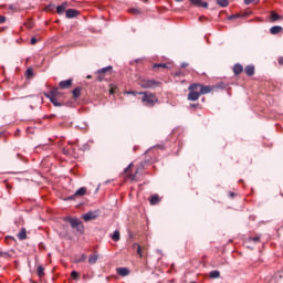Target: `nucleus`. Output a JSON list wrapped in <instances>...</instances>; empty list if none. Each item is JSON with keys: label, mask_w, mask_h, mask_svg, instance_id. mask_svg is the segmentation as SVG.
<instances>
[{"label": "nucleus", "mask_w": 283, "mask_h": 283, "mask_svg": "<svg viewBox=\"0 0 283 283\" xmlns=\"http://www.w3.org/2000/svg\"><path fill=\"white\" fill-rule=\"evenodd\" d=\"M128 12H130V14H143V11H140V9L137 8H132L128 10Z\"/></svg>", "instance_id": "obj_30"}, {"label": "nucleus", "mask_w": 283, "mask_h": 283, "mask_svg": "<svg viewBox=\"0 0 283 283\" xmlns=\"http://www.w3.org/2000/svg\"><path fill=\"white\" fill-rule=\"evenodd\" d=\"M139 171H140V169L137 168L136 171H135V174H128V175H127V178H129V180H135L136 182H138L137 176H138V172H139Z\"/></svg>", "instance_id": "obj_16"}, {"label": "nucleus", "mask_w": 283, "mask_h": 283, "mask_svg": "<svg viewBox=\"0 0 283 283\" xmlns=\"http://www.w3.org/2000/svg\"><path fill=\"white\" fill-rule=\"evenodd\" d=\"M71 277H73V280H78V272L72 271L71 272Z\"/></svg>", "instance_id": "obj_35"}, {"label": "nucleus", "mask_w": 283, "mask_h": 283, "mask_svg": "<svg viewBox=\"0 0 283 283\" xmlns=\"http://www.w3.org/2000/svg\"><path fill=\"white\" fill-rule=\"evenodd\" d=\"M271 19H272V21H279L280 14H277V13H275V12L272 11V13H271Z\"/></svg>", "instance_id": "obj_33"}, {"label": "nucleus", "mask_w": 283, "mask_h": 283, "mask_svg": "<svg viewBox=\"0 0 283 283\" xmlns=\"http://www.w3.org/2000/svg\"><path fill=\"white\" fill-rule=\"evenodd\" d=\"M112 70H114L113 66H106V67H103V69H99L97 70L96 74V81H105V75L107 74H112Z\"/></svg>", "instance_id": "obj_5"}, {"label": "nucleus", "mask_w": 283, "mask_h": 283, "mask_svg": "<svg viewBox=\"0 0 283 283\" xmlns=\"http://www.w3.org/2000/svg\"><path fill=\"white\" fill-rule=\"evenodd\" d=\"M199 8H209V3L201 1V4L199 6Z\"/></svg>", "instance_id": "obj_40"}, {"label": "nucleus", "mask_w": 283, "mask_h": 283, "mask_svg": "<svg viewBox=\"0 0 283 283\" xmlns=\"http://www.w3.org/2000/svg\"><path fill=\"white\" fill-rule=\"evenodd\" d=\"M126 94H130L132 96H138V94H140V92L127 91Z\"/></svg>", "instance_id": "obj_36"}, {"label": "nucleus", "mask_w": 283, "mask_h": 283, "mask_svg": "<svg viewBox=\"0 0 283 283\" xmlns=\"http://www.w3.org/2000/svg\"><path fill=\"white\" fill-rule=\"evenodd\" d=\"M158 85H160V82L155 80L143 78L139 81V86L143 87V90H154L158 87Z\"/></svg>", "instance_id": "obj_3"}, {"label": "nucleus", "mask_w": 283, "mask_h": 283, "mask_svg": "<svg viewBox=\"0 0 283 283\" xmlns=\"http://www.w3.org/2000/svg\"><path fill=\"white\" fill-rule=\"evenodd\" d=\"M130 167H134V164H129L127 168L124 169V174H129Z\"/></svg>", "instance_id": "obj_37"}, {"label": "nucleus", "mask_w": 283, "mask_h": 283, "mask_svg": "<svg viewBox=\"0 0 283 283\" xmlns=\"http://www.w3.org/2000/svg\"><path fill=\"white\" fill-rule=\"evenodd\" d=\"M138 94L139 96H143L142 103L146 107H154L156 103H158V97L151 92H139Z\"/></svg>", "instance_id": "obj_2"}, {"label": "nucleus", "mask_w": 283, "mask_h": 283, "mask_svg": "<svg viewBox=\"0 0 283 283\" xmlns=\"http://www.w3.org/2000/svg\"><path fill=\"white\" fill-rule=\"evenodd\" d=\"M9 10L11 12H19V6H17V4H9Z\"/></svg>", "instance_id": "obj_31"}, {"label": "nucleus", "mask_w": 283, "mask_h": 283, "mask_svg": "<svg viewBox=\"0 0 283 283\" xmlns=\"http://www.w3.org/2000/svg\"><path fill=\"white\" fill-rule=\"evenodd\" d=\"M160 67H164V70H167V67H169V65L167 63H156L153 65V70H158Z\"/></svg>", "instance_id": "obj_22"}, {"label": "nucleus", "mask_w": 283, "mask_h": 283, "mask_svg": "<svg viewBox=\"0 0 283 283\" xmlns=\"http://www.w3.org/2000/svg\"><path fill=\"white\" fill-rule=\"evenodd\" d=\"M36 41H38L36 38H32L31 39V45H36Z\"/></svg>", "instance_id": "obj_41"}, {"label": "nucleus", "mask_w": 283, "mask_h": 283, "mask_svg": "<svg viewBox=\"0 0 283 283\" xmlns=\"http://www.w3.org/2000/svg\"><path fill=\"white\" fill-rule=\"evenodd\" d=\"M48 94H53V96L57 98L61 96V93L59 92V87L52 88Z\"/></svg>", "instance_id": "obj_28"}, {"label": "nucleus", "mask_w": 283, "mask_h": 283, "mask_svg": "<svg viewBox=\"0 0 283 283\" xmlns=\"http://www.w3.org/2000/svg\"><path fill=\"white\" fill-rule=\"evenodd\" d=\"M82 218L85 222H90V220H96V218H98V213L97 212H87V213H84L82 216Z\"/></svg>", "instance_id": "obj_7"}, {"label": "nucleus", "mask_w": 283, "mask_h": 283, "mask_svg": "<svg viewBox=\"0 0 283 283\" xmlns=\"http://www.w3.org/2000/svg\"><path fill=\"white\" fill-rule=\"evenodd\" d=\"M229 196H230V198H235V193H233V192H230Z\"/></svg>", "instance_id": "obj_45"}, {"label": "nucleus", "mask_w": 283, "mask_h": 283, "mask_svg": "<svg viewBox=\"0 0 283 283\" xmlns=\"http://www.w3.org/2000/svg\"><path fill=\"white\" fill-rule=\"evenodd\" d=\"M158 202H160V198L158 197V195H154L151 198H150V205H158Z\"/></svg>", "instance_id": "obj_25"}, {"label": "nucleus", "mask_w": 283, "mask_h": 283, "mask_svg": "<svg viewBox=\"0 0 283 283\" xmlns=\"http://www.w3.org/2000/svg\"><path fill=\"white\" fill-rule=\"evenodd\" d=\"M38 275L40 277H43V275H45V269L42 265L38 266Z\"/></svg>", "instance_id": "obj_29"}, {"label": "nucleus", "mask_w": 283, "mask_h": 283, "mask_svg": "<svg viewBox=\"0 0 283 283\" xmlns=\"http://www.w3.org/2000/svg\"><path fill=\"white\" fill-rule=\"evenodd\" d=\"M85 260H87V255L81 254L80 258L75 259V264H81V262H85Z\"/></svg>", "instance_id": "obj_23"}, {"label": "nucleus", "mask_w": 283, "mask_h": 283, "mask_svg": "<svg viewBox=\"0 0 283 283\" xmlns=\"http://www.w3.org/2000/svg\"><path fill=\"white\" fill-rule=\"evenodd\" d=\"M209 277H211V280H218V277H220V271L218 270H213L209 273Z\"/></svg>", "instance_id": "obj_19"}, {"label": "nucleus", "mask_w": 283, "mask_h": 283, "mask_svg": "<svg viewBox=\"0 0 283 283\" xmlns=\"http://www.w3.org/2000/svg\"><path fill=\"white\" fill-rule=\"evenodd\" d=\"M45 98H49L54 107H61V102H59V97L54 96L53 93H44Z\"/></svg>", "instance_id": "obj_6"}, {"label": "nucleus", "mask_w": 283, "mask_h": 283, "mask_svg": "<svg viewBox=\"0 0 283 283\" xmlns=\"http://www.w3.org/2000/svg\"><path fill=\"white\" fill-rule=\"evenodd\" d=\"M271 34H280L282 32V27L280 25H274L270 29Z\"/></svg>", "instance_id": "obj_18"}, {"label": "nucleus", "mask_w": 283, "mask_h": 283, "mask_svg": "<svg viewBox=\"0 0 283 283\" xmlns=\"http://www.w3.org/2000/svg\"><path fill=\"white\" fill-rule=\"evenodd\" d=\"M181 67L185 70V67H189V63H187V62H184V63H181Z\"/></svg>", "instance_id": "obj_42"}, {"label": "nucleus", "mask_w": 283, "mask_h": 283, "mask_svg": "<svg viewBox=\"0 0 283 283\" xmlns=\"http://www.w3.org/2000/svg\"><path fill=\"white\" fill-rule=\"evenodd\" d=\"M133 249H137V255H139V258H143V247H140V244L134 243Z\"/></svg>", "instance_id": "obj_21"}, {"label": "nucleus", "mask_w": 283, "mask_h": 283, "mask_svg": "<svg viewBox=\"0 0 283 283\" xmlns=\"http://www.w3.org/2000/svg\"><path fill=\"white\" fill-rule=\"evenodd\" d=\"M191 283H196V282H191Z\"/></svg>", "instance_id": "obj_51"}, {"label": "nucleus", "mask_w": 283, "mask_h": 283, "mask_svg": "<svg viewBox=\"0 0 283 283\" xmlns=\"http://www.w3.org/2000/svg\"><path fill=\"white\" fill-rule=\"evenodd\" d=\"M113 242H118L120 240V232L118 230H115L112 234Z\"/></svg>", "instance_id": "obj_20"}, {"label": "nucleus", "mask_w": 283, "mask_h": 283, "mask_svg": "<svg viewBox=\"0 0 283 283\" xmlns=\"http://www.w3.org/2000/svg\"><path fill=\"white\" fill-rule=\"evenodd\" d=\"M199 104H191L190 107H198Z\"/></svg>", "instance_id": "obj_46"}, {"label": "nucleus", "mask_w": 283, "mask_h": 283, "mask_svg": "<svg viewBox=\"0 0 283 283\" xmlns=\"http://www.w3.org/2000/svg\"><path fill=\"white\" fill-rule=\"evenodd\" d=\"M66 19H74L75 17H78V10L76 9H67L65 11Z\"/></svg>", "instance_id": "obj_8"}, {"label": "nucleus", "mask_w": 283, "mask_h": 283, "mask_svg": "<svg viewBox=\"0 0 283 283\" xmlns=\"http://www.w3.org/2000/svg\"><path fill=\"white\" fill-rule=\"evenodd\" d=\"M59 87H60V90H70V87H72V78L61 81L59 84Z\"/></svg>", "instance_id": "obj_9"}, {"label": "nucleus", "mask_w": 283, "mask_h": 283, "mask_svg": "<svg viewBox=\"0 0 283 283\" xmlns=\"http://www.w3.org/2000/svg\"><path fill=\"white\" fill-rule=\"evenodd\" d=\"M224 86L223 84L206 86L200 83L190 84L188 87V101H198L200 96L205 94H211V92H217L218 90H222Z\"/></svg>", "instance_id": "obj_1"}, {"label": "nucleus", "mask_w": 283, "mask_h": 283, "mask_svg": "<svg viewBox=\"0 0 283 283\" xmlns=\"http://www.w3.org/2000/svg\"><path fill=\"white\" fill-rule=\"evenodd\" d=\"M245 6H251V3H260V0H244Z\"/></svg>", "instance_id": "obj_34"}, {"label": "nucleus", "mask_w": 283, "mask_h": 283, "mask_svg": "<svg viewBox=\"0 0 283 283\" xmlns=\"http://www.w3.org/2000/svg\"><path fill=\"white\" fill-rule=\"evenodd\" d=\"M0 23H6V17L0 15Z\"/></svg>", "instance_id": "obj_43"}, {"label": "nucleus", "mask_w": 283, "mask_h": 283, "mask_svg": "<svg viewBox=\"0 0 283 283\" xmlns=\"http://www.w3.org/2000/svg\"><path fill=\"white\" fill-rule=\"evenodd\" d=\"M244 72H245L247 76H253V74H255V66L248 65V66H245Z\"/></svg>", "instance_id": "obj_13"}, {"label": "nucleus", "mask_w": 283, "mask_h": 283, "mask_svg": "<svg viewBox=\"0 0 283 283\" xmlns=\"http://www.w3.org/2000/svg\"><path fill=\"white\" fill-rule=\"evenodd\" d=\"M67 10V2H63L62 4L56 7L57 14H63Z\"/></svg>", "instance_id": "obj_14"}, {"label": "nucleus", "mask_w": 283, "mask_h": 283, "mask_svg": "<svg viewBox=\"0 0 283 283\" xmlns=\"http://www.w3.org/2000/svg\"><path fill=\"white\" fill-rule=\"evenodd\" d=\"M249 13H245L243 17H248Z\"/></svg>", "instance_id": "obj_49"}, {"label": "nucleus", "mask_w": 283, "mask_h": 283, "mask_svg": "<svg viewBox=\"0 0 283 283\" xmlns=\"http://www.w3.org/2000/svg\"><path fill=\"white\" fill-rule=\"evenodd\" d=\"M64 220L71 224L72 229H76L80 233L83 232V223H81V220L72 217H65Z\"/></svg>", "instance_id": "obj_4"}, {"label": "nucleus", "mask_w": 283, "mask_h": 283, "mask_svg": "<svg viewBox=\"0 0 283 283\" xmlns=\"http://www.w3.org/2000/svg\"><path fill=\"white\" fill-rule=\"evenodd\" d=\"M33 72H32V69H28L27 72H25V75L28 77L32 76Z\"/></svg>", "instance_id": "obj_38"}, {"label": "nucleus", "mask_w": 283, "mask_h": 283, "mask_svg": "<svg viewBox=\"0 0 283 283\" xmlns=\"http://www.w3.org/2000/svg\"><path fill=\"white\" fill-rule=\"evenodd\" d=\"M242 72H244V66H242V64L238 63V64H234L233 66V74L235 76L242 74Z\"/></svg>", "instance_id": "obj_11"}, {"label": "nucleus", "mask_w": 283, "mask_h": 283, "mask_svg": "<svg viewBox=\"0 0 283 283\" xmlns=\"http://www.w3.org/2000/svg\"><path fill=\"white\" fill-rule=\"evenodd\" d=\"M277 61H279V65H283V56H280V57L277 59Z\"/></svg>", "instance_id": "obj_44"}, {"label": "nucleus", "mask_w": 283, "mask_h": 283, "mask_svg": "<svg viewBox=\"0 0 283 283\" xmlns=\"http://www.w3.org/2000/svg\"><path fill=\"white\" fill-rule=\"evenodd\" d=\"M87 193V189L85 187L80 188L75 191L74 196H85ZM74 196L69 197V200H74Z\"/></svg>", "instance_id": "obj_12"}, {"label": "nucleus", "mask_w": 283, "mask_h": 283, "mask_svg": "<svg viewBox=\"0 0 283 283\" xmlns=\"http://www.w3.org/2000/svg\"><path fill=\"white\" fill-rule=\"evenodd\" d=\"M87 78H92V75H88Z\"/></svg>", "instance_id": "obj_48"}, {"label": "nucleus", "mask_w": 283, "mask_h": 283, "mask_svg": "<svg viewBox=\"0 0 283 283\" xmlns=\"http://www.w3.org/2000/svg\"><path fill=\"white\" fill-rule=\"evenodd\" d=\"M28 238V232L25 228H22L20 232L18 233V239L19 240H25Z\"/></svg>", "instance_id": "obj_15"}, {"label": "nucleus", "mask_w": 283, "mask_h": 283, "mask_svg": "<svg viewBox=\"0 0 283 283\" xmlns=\"http://www.w3.org/2000/svg\"><path fill=\"white\" fill-rule=\"evenodd\" d=\"M261 238H262V234H256L255 237H250L249 242L258 243V242H260Z\"/></svg>", "instance_id": "obj_26"}, {"label": "nucleus", "mask_w": 283, "mask_h": 283, "mask_svg": "<svg viewBox=\"0 0 283 283\" xmlns=\"http://www.w3.org/2000/svg\"><path fill=\"white\" fill-rule=\"evenodd\" d=\"M175 1H177V2H181L182 0H175Z\"/></svg>", "instance_id": "obj_47"}, {"label": "nucleus", "mask_w": 283, "mask_h": 283, "mask_svg": "<svg viewBox=\"0 0 283 283\" xmlns=\"http://www.w3.org/2000/svg\"><path fill=\"white\" fill-rule=\"evenodd\" d=\"M116 273H117V275H120V277H127V275H129V269L128 268H117Z\"/></svg>", "instance_id": "obj_10"}, {"label": "nucleus", "mask_w": 283, "mask_h": 283, "mask_svg": "<svg viewBox=\"0 0 283 283\" xmlns=\"http://www.w3.org/2000/svg\"><path fill=\"white\" fill-rule=\"evenodd\" d=\"M217 3L220 8H227L229 6V0H217Z\"/></svg>", "instance_id": "obj_27"}, {"label": "nucleus", "mask_w": 283, "mask_h": 283, "mask_svg": "<svg viewBox=\"0 0 283 283\" xmlns=\"http://www.w3.org/2000/svg\"><path fill=\"white\" fill-rule=\"evenodd\" d=\"M30 28H32V24H30Z\"/></svg>", "instance_id": "obj_50"}, {"label": "nucleus", "mask_w": 283, "mask_h": 283, "mask_svg": "<svg viewBox=\"0 0 283 283\" xmlns=\"http://www.w3.org/2000/svg\"><path fill=\"white\" fill-rule=\"evenodd\" d=\"M74 98L81 97V87H75L72 92Z\"/></svg>", "instance_id": "obj_24"}, {"label": "nucleus", "mask_w": 283, "mask_h": 283, "mask_svg": "<svg viewBox=\"0 0 283 283\" xmlns=\"http://www.w3.org/2000/svg\"><path fill=\"white\" fill-rule=\"evenodd\" d=\"M98 262V254H91L88 256V264H96Z\"/></svg>", "instance_id": "obj_17"}, {"label": "nucleus", "mask_w": 283, "mask_h": 283, "mask_svg": "<svg viewBox=\"0 0 283 283\" xmlns=\"http://www.w3.org/2000/svg\"><path fill=\"white\" fill-rule=\"evenodd\" d=\"M190 3H192V6H196L197 8H200V6L202 4V0H190Z\"/></svg>", "instance_id": "obj_32"}, {"label": "nucleus", "mask_w": 283, "mask_h": 283, "mask_svg": "<svg viewBox=\"0 0 283 283\" xmlns=\"http://www.w3.org/2000/svg\"><path fill=\"white\" fill-rule=\"evenodd\" d=\"M229 21H231L232 19H240V14H234V15H230Z\"/></svg>", "instance_id": "obj_39"}]
</instances>
